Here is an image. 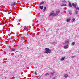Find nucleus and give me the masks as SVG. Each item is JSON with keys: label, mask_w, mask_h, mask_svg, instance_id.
<instances>
[{"label": "nucleus", "mask_w": 79, "mask_h": 79, "mask_svg": "<svg viewBox=\"0 0 79 79\" xmlns=\"http://www.w3.org/2000/svg\"><path fill=\"white\" fill-rule=\"evenodd\" d=\"M11 51H12V52L15 51V49H12Z\"/></svg>", "instance_id": "nucleus-20"}, {"label": "nucleus", "mask_w": 79, "mask_h": 79, "mask_svg": "<svg viewBox=\"0 0 79 79\" xmlns=\"http://www.w3.org/2000/svg\"><path fill=\"white\" fill-rule=\"evenodd\" d=\"M75 44V42H73L72 44V45H74Z\"/></svg>", "instance_id": "nucleus-18"}, {"label": "nucleus", "mask_w": 79, "mask_h": 79, "mask_svg": "<svg viewBox=\"0 0 79 79\" xmlns=\"http://www.w3.org/2000/svg\"><path fill=\"white\" fill-rule=\"evenodd\" d=\"M64 59H65V57H64L62 58L61 59V61H63Z\"/></svg>", "instance_id": "nucleus-8"}, {"label": "nucleus", "mask_w": 79, "mask_h": 79, "mask_svg": "<svg viewBox=\"0 0 79 79\" xmlns=\"http://www.w3.org/2000/svg\"><path fill=\"white\" fill-rule=\"evenodd\" d=\"M75 20H76L75 19H74V18H73V19H72V22H74L75 21Z\"/></svg>", "instance_id": "nucleus-7"}, {"label": "nucleus", "mask_w": 79, "mask_h": 79, "mask_svg": "<svg viewBox=\"0 0 79 79\" xmlns=\"http://www.w3.org/2000/svg\"><path fill=\"white\" fill-rule=\"evenodd\" d=\"M69 6H70V7H72V5H71V3L69 2Z\"/></svg>", "instance_id": "nucleus-9"}, {"label": "nucleus", "mask_w": 79, "mask_h": 79, "mask_svg": "<svg viewBox=\"0 0 79 79\" xmlns=\"http://www.w3.org/2000/svg\"><path fill=\"white\" fill-rule=\"evenodd\" d=\"M40 8L41 10H42V9H43V8H44V6H40Z\"/></svg>", "instance_id": "nucleus-13"}, {"label": "nucleus", "mask_w": 79, "mask_h": 79, "mask_svg": "<svg viewBox=\"0 0 79 79\" xmlns=\"http://www.w3.org/2000/svg\"><path fill=\"white\" fill-rule=\"evenodd\" d=\"M45 53L47 54H48V53H51V50L49 49L48 48H45Z\"/></svg>", "instance_id": "nucleus-1"}, {"label": "nucleus", "mask_w": 79, "mask_h": 79, "mask_svg": "<svg viewBox=\"0 0 79 79\" xmlns=\"http://www.w3.org/2000/svg\"><path fill=\"white\" fill-rule=\"evenodd\" d=\"M46 10V7H44V9L43 10V11L44 12V11H45V10Z\"/></svg>", "instance_id": "nucleus-11"}, {"label": "nucleus", "mask_w": 79, "mask_h": 79, "mask_svg": "<svg viewBox=\"0 0 79 79\" xmlns=\"http://www.w3.org/2000/svg\"><path fill=\"white\" fill-rule=\"evenodd\" d=\"M78 13V12H77V10H75V13L76 14H77V13Z\"/></svg>", "instance_id": "nucleus-17"}, {"label": "nucleus", "mask_w": 79, "mask_h": 79, "mask_svg": "<svg viewBox=\"0 0 79 79\" xmlns=\"http://www.w3.org/2000/svg\"><path fill=\"white\" fill-rule=\"evenodd\" d=\"M72 58H75V56H73L71 57Z\"/></svg>", "instance_id": "nucleus-19"}, {"label": "nucleus", "mask_w": 79, "mask_h": 79, "mask_svg": "<svg viewBox=\"0 0 79 79\" xmlns=\"http://www.w3.org/2000/svg\"><path fill=\"white\" fill-rule=\"evenodd\" d=\"M53 79H55V78H53Z\"/></svg>", "instance_id": "nucleus-23"}, {"label": "nucleus", "mask_w": 79, "mask_h": 79, "mask_svg": "<svg viewBox=\"0 0 79 79\" xmlns=\"http://www.w3.org/2000/svg\"><path fill=\"white\" fill-rule=\"evenodd\" d=\"M50 74V73H47L45 74V76H48V75H49Z\"/></svg>", "instance_id": "nucleus-16"}, {"label": "nucleus", "mask_w": 79, "mask_h": 79, "mask_svg": "<svg viewBox=\"0 0 79 79\" xmlns=\"http://www.w3.org/2000/svg\"><path fill=\"white\" fill-rule=\"evenodd\" d=\"M44 2H41V3H40V5H42V4H44Z\"/></svg>", "instance_id": "nucleus-21"}, {"label": "nucleus", "mask_w": 79, "mask_h": 79, "mask_svg": "<svg viewBox=\"0 0 79 79\" xmlns=\"http://www.w3.org/2000/svg\"><path fill=\"white\" fill-rule=\"evenodd\" d=\"M68 48V46L67 45L66 46H64V48H65V49H66V48Z\"/></svg>", "instance_id": "nucleus-12"}, {"label": "nucleus", "mask_w": 79, "mask_h": 79, "mask_svg": "<svg viewBox=\"0 0 79 79\" xmlns=\"http://www.w3.org/2000/svg\"><path fill=\"white\" fill-rule=\"evenodd\" d=\"M54 74V73H51V74L53 76V74Z\"/></svg>", "instance_id": "nucleus-22"}, {"label": "nucleus", "mask_w": 79, "mask_h": 79, "mask_svg": "<svg viewBox=\"0 0 79 79\" xmlns=\"http://www.w3.org/2000/svg\"><path fill=\"white\" fill-rule=\"evenodd\" d=\"M58 15V14L57 13H51L49 15V16H56Z\"/></svg>", "instance_id": "nucleus-2"}, {"label": "nucleus", "mask_w": 79, "mask_h": 79, "mask_svg": "<svg viewBox=\"0 0 79 79\" xmlns=\"http://www.w3.org/2000/svg\"><path fill=\"white\" fill-rule=\"evenodd\" d=\"M72 5V6H73L74 7V8H76V6L77 5V3L75 4L74 3H73Z\"/></svg>", "instance_id": "nucleus-3"}, {"label": "nucleus", "mask_w": 79, "mask_h": 79, "mask_svg": "<svg viewBox=\"0 0 79 79\" xmlns=\"http://www.w3.org/2000/svg\"><path fill=\"white\" fill-rule=\"evenodd\" d=\"M15 4H16V3L14 2L12 3V6H14V5H15Z\"/></svg>", "instance_id": "nucleus-14"}, {"label": "nucleus", "mask_w": 79, "mask_h": 79, "mask_svg": "<svg viewBox=\"0 0 79 79\" xmlns=\"http://www.w3.org/2000/svg\"><path fill=\"white\" fill-rule=\"evenodd\" d=\"M56 12L58 14V13H59L60 12V11L59 9H57L56 10Z\"/></svg>", "instance_id": "nucleus-4"}, {"label": "nucleus", "mask_w": 79, "mask_h": 79, "mask_svg": "<svg viewBox=\"0 0 79 79\" xmlns=\"http://www.w3.org/2000/svg\"><path fill=\"white\" fill-rule=\"evenodd\" d=\"M76 9L77 10H79V7L78 6L77 7Z\"/></svg>", "instance_id": "nucleus-15"}, {"label": "nucleus", "mask_w": 79, "mask_h": 79, "mask_svg": "<svg viewBox=\"0 0 79 79\" xmlns=\"http://www.w3.org/2000/svg\"><path fill=\"white\" fill-rule=\"evenodd\" d=\"M68 76V74H65L64 76V77H65V78H67Z\"/></svg>", "instance_id": "nucleus-6"}, {"label": "nucleus", "mask_w": 79, "mask_h": 79, "mask_svg": "<svg viewBox=\"0 0 79 79\" xmlns=\"http://www.w3.org/2000/svg\"><path fill=\"white\" fill-rule=\"evenodd\" d=\"M66 6V4H63L61 6Z\"/></svg>", "instance_id": "nucleus-10"}, {"label": "nucleus", "mask_w": 79, "mask_h": 79, "mask_svg": "<svg viewBox=\"0 0 79 79\" xmlns=\"http://www.w3.org/2000/svg\"><path fill=\"white\" fill-rule=\"evenodd\" d=\"M70 21H71V19H70V18H68L67 19L66 21H67V22H70Z\"/></svg>", "instance_id": "nucleus-5"}]
</instances>
